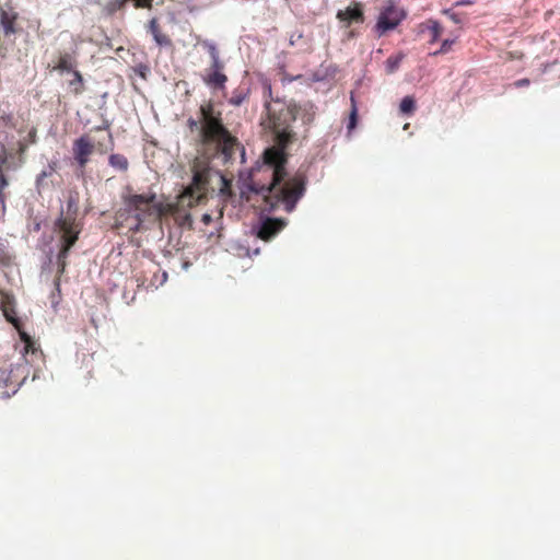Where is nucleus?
I'll return each mask as SVG.
<instances>
[{
  "mask_svg": "<svg viewBox=\"0 0 560 560\" xmlns=\"http://www.w3.org/2000/svg\"><path fill=\"white\" fill-rule=\"evenodd\" d=\"M191 183L175 200L163 198L156 200L155 194H133L124 197L129 211L136 212L138 225L145 219L154 217L160 221L172 218L180 228L191 229L190 209L207 200L211 168L208 162L197 160L192 167Z\"/></svg>",
  "mask_w": 560,
  "mask_h": 560,
  "instance_id": "nucleus-2",
  "label": "nucleus"
},
{
  "mask_svg": "<svg viewBox=\"0 0 560 560\" xmlns=\"http://www.w3.org/2000/svg\"><path fill=\"white\" fill-rule=\"evenodd\" d=\"M472 2L469 1V0H465V1H459L456 3V5H464V4H471Z\"/></svg>",
  "mask_w": 560,
  "mask_h": 560,
  "instance_id": "nucleus-35",
  "label": "nucleus"
},
{
  "mask_svg": "<svg viewBox=\"0 0 560 560\" xmlns=\"http://www.w3.org/2000/svg\"><path fill=\"white\" fill-rule=\"evenodd\" d=\"M3 300L4 302L9 300V294L0 290V301Z\"/></svg>",
  "mask_w": 560,
  "mask_h": 560,
  "instance_id": "nucleus-33",
  "label": "nucleus"
},
{
  "mask_svg": "<svg viewBox=\"0 0 560 560\" xmlns=\"http://www.w3.org/2000/svg\"><path fill=\"white\" fill-rule=\"evenodd\" d=\"M337 19L345 23L346 27L353 23H363L364 13L362 4L360 2H354L352 5L346 8L345 10H339L337 12Z\"/></svg>",
  "mask_w": 560,
  "mask_h": 560,
  "instance_id": "nucleus-10",
  "label": "nucleus"
},
{
  "mask_svg": "<svg viewBox=\"0 0 560 560\" xmlns=\"http://www.w3.org/2000/svg\"><path fill=\"white\" fill-rule=\"evenodd\" d=\"M513 84L515 88H523V86H528L530 84V81H529V79L524 78V79H520V80L515 81Z\"/></svg>",
  "mask_w": 560,
  "mask_h": 560,
  "instance_id": "nucleus-31",
  "label": "nucleus"
},
{
  "mask_svg": "<svg viewBox=\"0 0 560 560\" xmlns=\"http://www.w3.org/2000/svg\"><path fill=\"white\" fill-rule=\"evenodd\" d=\"M245 100V94L242 92L235 91L233 92V95L229 100V103L234 106H240Z\"/></svg>",
  "mask_w": 560,
  "mask_h": 560,
  "instance_id": "nucleus-27",
  "label": "nucleus"
},
{
  "mask_svg": "<svg viewBox=\"0 0 560 560\" xmlns=\"http://www.w3.org/2000/svg\"><path fill=\"white\" fill-rule=\"evenodd\" d=\"M74 65H75V61L72 58V56L68 52H65V54L60 55L58 62L54 69L59 70V71H71L72 72L74 70L73 69Z\"/></svg>",
  "mask_w": 560,
  "mask_h": 560,
  "instance_id": "nucleus-19",
  "label": "nucleus"
},
{
  "mask_svg": "<svg viewBox=\"0 0 560 560\" xmlns=\"http://www.w3.org/2000/svg\"><path fill=\"white\" fill-rule=\"evenodd\" d=\"M187 126L197 132L198 151L207 159L222 158L224 162L233 159L236 150L244 148L223 124L222 113L215 109L212 101L203 102L198 118H189Z\"/></svg>",
  "mask_w": 560,
  "mask_h": 560,
  "instance_id": "nucleus-3",
  "label": "nucleus"
},
{
  "mask_svg": "<svg viewBox=\"0 0 560 560\" xmlns=\"http://www.w3.org/2000/svg\"><path fill=\"white\" fill-rule=\"evenodd\" d=\"M147 30L153 36L156 45L161 47H168L172 45L171 38L166 34L162 33L158 18H152L149 21Z\"/></svg>",
  "mask_w": 560,
  "mask_h": 560,
  "instance_id": "nucleus-12",
  "label": "nucleus"
},
{
  "mask_svg": "<svg viewBox=\"0 0 560 560\" xmlns=\"http://www.w3.org/2000/svg\"><path fill=\"white\" fill-rule=\"evenodd\" d=\"M405 58V55L402 52H399L394 56H389L385 61V69L387 73H394L400 66L402 59Z\"/></svg>",
  "mask_w": 560,
  "mask_h": 560,
  "instance_id": "nucleus-20",
  "label": "nucleus"
},
{
  "mask_svg": "<svg viewBox=\"0 0 560 560\" xmlns=\"http://www.w3.org/2000/svg\"><path fill=\"white\" fill-rule=\"evenodd\" d=\"M98 151H100L101 153H104V152H105V151L102 149L101 143H98Z\"/></svg>",
  "mask_w": 560,
  "mask_h": 560,
  "instance_id": "nucleus-39",
  "label": "nucleus"
},
{
  "mask_svg": "<svg viewBox=\"0 0 560 560\" xmlns=\"http://www.w3.org/2000/svg\"><path fill=\"white\" fill-rule=\"evenodd\" d=\"M96 3L100 4L101 3V0H96Z\"/></svg>",
  "mask_w": 560,
  "mask_h": 560,
  "instance_id": "nucleus-40",
  "label": "nucleus"
},
{
  "mask_svg": "<svg viewBox=\"0 0 560 560\" xmlns=\"http://www.w3.org/2000/svg\"><path fill=\"white\" fill-rule=\"evenodd\" d=\"M208 51L211 58V65L206 69L202 81L213 90H223L228 82V77L223 72L224 63L220 59L219 51L213 44L208 45Z\"/></svg>",
  "mask_w": 560,
  "mask_h": 560,
  "instance_id": "nucleus-6",
  "label": "nucleus"
},
{
  "mask_svg": "<svg viewBox=\"0 0 560 560\" xmlns=\"http://www.w3.org/2000/svg\"><path fill=\"white\" fill-rule=\"evenodd\" d=\"M48 175H50V173H47V172H43V173L40 174V176H42V177H46V176H48Z\"/></svg>",
  "mask_w": 560,
  "mask_h": 560,
  "instance_id": "nucleus-37",
  "label": "nucleus"
},
{
  "mask_svg": "<svg viewBox=\"0 0 560 560\" xmlns=\"http://www.w3.org/2000/svg\"><path fill=\"white\" fill-rule=\"evenodd\" d=\"M12 158V153L8 151L4 143L0 142V170H9L10 159Z\"/></svg>",
  "mask_w": 560,
  "mask_h": 560,
  "instance_id": "nucleus-22",
  "label": "nucleus"
},
{
  "mask_svg": "<svg viewBox=\"0 0 560 560\" xmlns=\"http://www.w3.org/2000/svg\"><path fill=\"white\" fill-rule=\"evenodd\" d=\"M3 172L4 171L0 170V205L4 209L7 201V194L4 192V190L9 186V180Z\"/></svg>",
  "mask_w": 560,
  "mask_h": 560,
  "instance_id": "nucleus-23",
  "label": "nucleus"
},
{
  "mask_svg": "<svg viewBox=\"0 0 560 560\" xmlns=\"http://www.w3.org/2000/svg\"><path fill=\"white\" fill-rule=\"evenodd\" d=\"M454 43H455L454 39H444L442 42V44H441L440 49L434 51L433 55L438 56V55L447 54L448 51H451L452 46L454 45Z\"/></svg>",
  "mask_w": 560,
  "mask_h": 560,
  "instance_id": "nucleus-26",
  "label": "nucleus"
},
{
  "mask_svg": "<svg viewBox=\"0 0 560 560\" xmlns=\"http://www.w3.org/2000/svg\"><path fill=\"white\" fill-rule=\"evenodd\" d=\"M409 127H410V124H409V122L405 124V126H404V130L409 129Z\"/></svg>",
  "mask_w": 560,
  "mask_h": 560,
  "instance_id": "nucleus-38",
  "label": "nucleus"
},
{
  "mask_svg": "<svg viewBox=\"0 0 560 560\" xmlns=\"http://www.w3.org/2000/svg\"><path fill=\"white\" fill-rule=\"evenodd\" d=\"M357 118H358V108H357L354 96H353V94H351V113H350V119H349V125H348V128L350 130L355 127Z\"/></svg>",
  "mask_w": 560,
  "mask_h": 560,
  "instance_id": "nucleus-25",
  "label": "nucleus"
},
{
  "mask_svg": "<svg viewBox=\"0 0 560 560\" xmlns=\"http://www.w3.org/2000/svg\"><path fill=\"white\" fill-rule=\"evenodd\" d=\"M103 129L108 130V129H109V124H108V122H106L104 126H102V127L100 126V127H96V128H95V130H103Z\"/></svg>",
  "mask_w": 560,
  "mask_h": 560,
  "instance_id": "nucleus-34",
  "label": "nucleus"
},
{
  "mask_svg": "<svg viewBox=\"0 0 560 560\" xmlns=\"http://www.w3.org/2000/svg\"><path fill=\"white\" fill-rule=\"evenodd\" d=\"M404 19L402 12L394 5L386 7L378 16L376 23V31L378 35H383L384 33L394 30L398 26V24Z\"/></svg>",
  "mask_w": 560,
  "mask_h": 560,
  "instance_id": "nucleus-7",
  "label": "nucleus"
},
{
  "mask_svg": "<svg viewBox=\"0 0 560 560\" xmlns=\"http://www.w3.org/2000/svg\"><path fill=\"white\" fill-rule=\"evenodd\" d=\"M19 13L10 10H0V26L4 37H10L18 34L21 28L18 24Z\"/></svg>",
  "mask_w": 560,
  "mask_h": 560,
  "instance_id": "nucleus-11",
  "label": "nucleus"
},
{
  "mask_svg": "<svg viewBox=\"0 0 560 560\" xmlns=\"http://www.w3.org/2000/svg\"><path fill=\"white\" fill-rule=\"evenodd\" d=\"M27 145H28V143H27V142H25V141H19V142H18V149H16V151H18V153H19L21 156L25 153V151H26V149H27Z\"/></svg>",
  "mask_w": 560,
  "mask_h": 560,
  "instance_id": "nucleus-30",
  "label": "nucleus"
},
{
  "mask_svg": "<svg viewBox=\"0 0 560 560\" xmlns=\"http://www.w3.org/2000/svg\"><path fill=\"white\" fill-rule=\"evenodd\" d=\"M0 128H15V118L12 113L3 112L0 115Z\"/></svg>",
  "mask_w": 560,
  "mask_h": 560,
  "instance_id": "nucleus-24",
  "label": "nucleus"
},
{
  "mask_svg": "<svg viewBox=\"0 0 560 560\" xmlns=\"http://www.w3.org/2000/svg\"><path fill=\"white\" fill-rule=\"evenodd\" d=\"M108 163L112 167L120 172H126L129 167L128 159L119 153L110 154L108 158Z\"/></svg>",
  "mask_w": 560,
  "mask_h": 560,
  "instance_id": "nucleus-18",
  "label": "nucleus"
},
{
  "mask_svg": "<svg viewBox=\"0 0 560 560\" xmlns=\"http://www.w3.org/2000/svg\"><path fill=\"white\" fill-rule=\"evenodd\" d=\"M296 110V104L276 102L267 106L268 127L275 135L277 147L266 149L262 160L256 162L243 180L242 197L249 201L250 194L260 196L268 210L282 207L291 212L305 192V174L298 172L288 177L285 170L288 155L284 150L295 140L291 125L298 119Z\"/></svg>",
  "mask_w": 560,
  "mask_h": 560,
  "instance_id": "nucleus-1",
  "label": "nucleus"
},
{
  "mask_svg": "<svg viewBox=\"0 0 560 560\" xmlns=\"http://www.w3.org/2000/svg\"><path fill=\"white\" fill-rule=\"evenodd\" d=\"M78 210V198L70 197L67 201V213H61L55 222V229L59 233L60 249L57 262L60 271L65 270L69 252L82 231V222L77 219Z\"/></svg>",
  "mask_w": 560,
  "mask_h": 560,
  "instance_id": "nucleus-4",
  "label": "nucleus"
},
{
  "mask_svg": "<svg viewBox=\"0 0 560 560\" xmlns=\"http://www.w3.org/2000/svg\"><path fill=\"white\" fill-rule=\"evenodd\" d=\"M68 84H69L70 91L74 95H80L84 92V89H85L84 80H83L81 72L78 70L72 71V79L69 81Z\"/></svg>",
  "mask_w": 560,
  "mask_h": 560,
  "instance_id": "nucleus-16",
  "label": "nucleus"
},
{
  "mask_svg": "<svg viewBox=\"0 0 560 560\" xmlns=\"http://www.w3.org/2000/svg\"><path fill=\"white\" fill-rule=\"evenodd\" d=\"M401 114L411 115L416 110V101L412 96H405L399 105Z\"/></svg>",
  "mask_w": 560,
  "mask_h": 560,
  "instance_id": "nucleus-21",
  "label": "nucleus"
},
{
  "mask_svg": "<svg viewBox=\"0 0 560 560\" xmlns=\"http://www.w3.org/2000/svg\"><path fill=\"white\" fill-rule=\"evenodd\" d=\"M30 372L27 364L19 363L16 365L10 364L0 369V387L3 388L1 393L4 397H10L15 394L20 386L25 382Z\"/></svg>",
  "mask_w": 560,
  "mask_h": 560,
  "instance_id": "nucleus-5",
  "label": "nucleus"
},
{
  "mask_svg": "<svg viewBox=\"0 0 560 560\" xmlns=\"http://www.w3.org/2000/svg\"><path fill=\"white\" fill-rule=\"evenodd\" d=\"M203 222H209L211 220L210 215L209 214H205L203 218H202Z\"/></svg>",
  "mask_w": 560,
  "mask_h": 560,
  "instance_id": "nucleus-36",
  "label": "nucleus"
},
{
  "mask_svg": "<svg viewBox=\"0 0 560 560\" xmlns=\"http://www.w3.org/2000/svg\"><path fill=\"white\" fill-rule=\"evenodd\" d=\"M298 118L306 126L311 125L315 119V109L313 105H296Z\"/></svg>",
  "mask_w": 560,
  "mask_h": 560,
  "instance_id": "nucleus-15",
  "label": "nucleus"
},
{
  "mask_svg": "<svg viewBox=\"0 0 560 560\" xmlns=\"http://www.w3.org/2000/svg\"><path fill=\"white\" fill-rule=\"evenodd\" d=\"M0 307L3 312V315L7 318V320L12 323L14 325V327L20 330V322L15 317V311L13 308V298L11 295H9L8 301L4 302L3 300H1Z\"/></svg>",
  "mask_w": 560,
  "mask_h": 560,
  "instance_id": "nucleus-14",
  "label": "nucleus"
},
{
  "mask_svg": "<svg viewBox=\"0 0 560 560\" xmlns=\"http://www.w3.org/2000/svg\"><path fill=\"white\" fill-rule=\"evenodd\" d=\"M422 26H425L429 30L431 34V44L440 39L443 33V26L438 21L430 19L425 23H423Z\"/></svg>",
  "mask_w": 560,
  "mask_h": 560,
  "instance_id": "nucleus-17",
  "label": "nucleus"
},
{
  "mask_svg": "<svg viewBox=\"0 0 560 560\" xmlns=\"http://www.w3.org/2000/svg\"><path fill=\"white\" fill-rule=\"evenodd\" d=\"M284 226L285 221L282 219L266 218L258 224L256 235L261 241L268 242L282 231Z\"/></svg>",
  "mask_w": 560,
  "mask_h": 560,
  "instance_id": "nucleus-9",
  "label": "nucleus"
},
{
  "mask_svg": "<svg viewBox=\"0 0 560 560\" xmlns=\"http://www.w3.org/2000/svg\"><path fill=\"white\" fill-rule=\"evenodd\" d=\"M21 340L23 341V357H24V364H30L32 360L27 358V355L32 357H39V353L37 351V348L35 346L34 340L24 331L20 330Z\"/></svg>",
  "mask_w": 560,
  "mask_h": 560,
  "instance_id": "nucleus-13",
  "label": "nucleus"
},
{
  "mask_svg": "<svg viewBox=\"0 0 560 560\" xmlns=\"http://www.w3.org/2000/svg\"><path fill=\"white\" fill-rule=\"evenodd\" d=\"M442 12L443 14H446L454 23L459 24L462 22L458 14L453 13L450 9H445Z\"/></svg>",
  "mask_w": 560,
  "mask_h": 560,
  "instance_id": "nucleus-29",
  "label": "nucleus"
},
{
  "mask_svg": "<svg viewBox=\"0 0 560 560\" xmlns=\"http://www.w3.org/2000/svg\"><path fill=\"white\" fill-rule=\"evenodd\" d=\"M221 182L223 184V187L221 188V192L224 194L225 190L230 189V183L223 176H221Z\"/></svg>",
  "mask_w": 560,
  "mask_h": 560,
  "instance_id": "nucleus-32",
  "label": "nucleus"
},
{
  "mask_svg": "<svg viewBox=\"0 0 560 560\" xmlns=\"http://www.w3.org/2000/svg\"><path fill=\"white\" fill-rule=\"evenodd\" d=\"M95 144L90 136L83 135L75 139L72 147L74 160L81 168L89 163L90 155L94 152Z\"/></svg>",
  "mask_w": 560,
  "mask_h": 560,
  "instance_id": "nucleus-8",
  "label": "nucleus"
},
{
  "mask_svg": "<svg viewBox=\"0 0 560 560\" xmlns=\"http://www.w3.org/2000/svg\"><path fill=\"white\" fill-rule=\"evenodd\" d=\"M24 141L27 142L28 144L36 143V141H37V130H36V128H32L28 131L27 137H26V139Z\"/></svg>",
  "mask_w": 560,
  "mask_h": 560,
  "instance_id": "nucleus-28",
  "label": "nucleus"
}]
</instances>
